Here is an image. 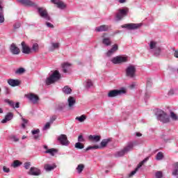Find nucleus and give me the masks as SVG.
I'll return each instance as SVG.
<instances>
[{"mask_svg": "<svg viewBox=\"0 0 178 178\" xmlns=\"http://www.w3.org/2000/svg\"><path fill=\"white\" fill-rule=\"evenodd\" d=\"M10 51L13 55H19L20 54V49L14 43L10 45Z\"/></svg>", "mask_w": 178, "mask_h": 178, "instance_id": "obj_14", "label": "nucleus"}, {"mask_svg": "<svg viewBox=\"0 0 178 178\" xmlns=\"http://www.w3.org/2000/svg\"><path fill=\"white\" fill-rule=\"evenodd\" d=\"M22 122H24V123L25 124H27V122H29V120L24 119V118H22Z\"/></svg>", "mask_w": 178, "mask_h": 178, "instance_id": "obj_63", "label": "nucleus"}, {"mask_svg": "<svg viewBox=\"0 0 178 178\" xmlns=\"http://www.w3.org/2000/svg\"><path fill=\"white\" fill-rule=\"evenodd\" d=\"M22 46V54H24L25 55H30V54H33V51L31 50V48L27 44L26 42L23 41L21 43Z\"/></svg>", "mask_w": 178, "mask_h": 178, "instance_id": "obj_10", "label": "nucleus"}, {"mask_svg": "<svg viewBox=\"0 0 178 178\" xmlns=\"http://www.w3.org/2000/svg\"><path fill=\"white\" fill-rule=\"evenodd\" d=\"M15 108H20V103L17 102V103L15 104Z\"/></svg>", "mask_w": 178, "mask_h": 178, "instance_id": "obj_60", "label": "nucleus"}, {"mask_svg": "<svg viewBox=\"0 0 178 178\" xmlns=\"http://www.w3.org/2000/svg\"><path fill=\"white\" fill-rule=\"evenodd\" d=\"M29 175H31V176H40L41 170L35 167H32L29 172Z\"/></svg>", "mask_w": 178, "mask_h": 178, "instance_id": "obj_13", "label": "nucleus"}, {"mask_svg": "<svg viewBox=\"0 0 178 178\" xmlns=\"http://www.w3.org/2000/svg\"><path fill=\"white\" fill-rule=\"evenodd\" d=\"M134 145H136V143H130L122 150H120V152H118L117 153L118 156H123V155H124V154H127V152H129V151H131V149H133V147H134Z\"/></svg>", "mask_w": 178, "mask_h": 178, "instance_id": "obj_5", "label": "nucleus"}, {"mask_svg": "<svg viewBox=\"0 0 178 178\" xmlns=\"http://www.w3.org/2000/svg\"><path fill=\"white\" fill-rule=\"evenodd\" d=\"M112 63L114 65H119L120 63H124L127 62V57L117 56L111 59Z\"/></svg>", "mask_w": 178, "mask_h": 178, "instance_id": "obj_8", "label": "nucleus"}, {"mask_svg": "<svg viewBox=\"0 0 178 178\" xmlns=\"http://www.w3.org/2000/svg\"><path fill=\"white\" fill-rule=\"evenodd\" d=\"M57 7L59 9H65V8H66V4H65V3H63V1H60L58 3V5H57Z\"/></svg>", "mask_w": 178, "mask_h": 178, "instance_id": "obj_38", "label": "nucleus"}, {"mask_svg": "<svg viewBox=\"0 0 178 178\" xmlns=\"http://www.w3.org/2000/svg\"><path fill=\"white\" fill-rule=\"evenodd\" d=\"M20 27V23H15L14 24V29H19Z\"/></svg>", "mask_w": 178, "mask_h": 178, "instance_id": "obj_57", "label": "nucleus"}, {"mask_svg": "<svg viewBox=\"0 0 178 178\" xmlns=\"http://www.w3.org/2000/svg\"><path fill=\"white\" fill-rule=\"evenodd\" d=\"M36 9H38V12L40 17H43V19H45L46 20H51V17L48 15V11H47V9L42 7H38V4Z\"/></svg>", "mask_w": 178, "mask_h": 178, "instance_id": "obj_3", "label": "nucleus"}, {"mask_svg": "<svg viewBox=\"0 0 178 178\" xmlns=\"http://www.w3.org/2000/svg\"><path fill=\"white\" fill-rule=\"evenodd\" d=\"M57 152H58V149H57L51 148V149H47L44 152V154H49L51 156H55V155H56Z\"/></svg>", "mask_w": 178, "mask_h": 178, "instance_id": "obj_21", "label": "nucleus"}, {"mask_svg": "<svg viewBox=\"0 0 178 178\" xmlns=\"http://www.w3.org/2000/svg\"><path fill=\"white\" fill-rule=\"evenodd\" d=\"M156 161H162V159H163V153H162L161 152L157 153L156 156Z\"/></svg>", "mask_w": 178, "mask_h": 178, "instance_id": "obj_33", "label": "nucleus"}, {"mask_svg": "<svg viewBox=\"0 0 178 178\" xmlns=\"http://www.w3.org/2000/svg\"><path fill=\"white\" fill-rule=\"evenodd\" d=\"M20 165H21L20 161H19V160H15L13 161L11 166H13V168H17V167L20 166Z\"/></svg>", "mask_w": 178, "mask_h": 178, "instance_id": "obj_37", "label": "nucleus"}, {"mask_svg": "<svg viewBox=\"0 0 178 178\" xmlns=\"http://www.w3.org/2000/svg\"><path fill=\"white\" fill-rule=\"evenodd\" d=\"M89 140L90 141H95V143H98L101 140V136L90 135L89 136Z\"/></svg>", "mask_w": 178, "mask_h": 178, "instance_id": "obj_23", "label": "nucleus"}, {"mask_svg": "<svg viewBox=\"0 0 178 178\" xmlns=\"http://www.w3.org/2000/svg\"><path fill=\"white\" fill-rule=\"evenodd\" d=\"M175 93L173 92V90H170L168 92V95H173Z\"/></svg>", "mask_w": 178, "mask_h": 178, "instance_id": "obj_62", "label": "nucleus"}, {"mask_svg": "<svg viewBox=\"0 0 178 178\" xmlns=\"http://www.w3.org/2000/svg\"><path fill=\"white\" fill-rule=\"evenodd\" d=\"M84 168L85 165L84 164H79L77 168H76V170L78 172V173H81V172H83V170H84Z\"/></svg>", "mask_w": 178, "mask_h": 178, "instance_id": "obj_31", "label": "nucleus"}, {"mask_svg": "<svg viewBox=\"0 0 178 178\" xmlns=\"http://www.w3.org/2000/svg\"><path fill=\"white\" fill-rule=\"evenodd\" d=\"M122 94H126V90H110L108 93V98H113L115 97H118L119 95H122Z\"/></svg>", "mask_w": 178, "mask_h": 178, "instance_id": "obj_4", "label": "nucleus"}, {"mask_svg": "<svg viewBox=\"0 0 178 178\" xmlns=\"http://www.w3.org/2000/svg\"><path fill=\"white\" fill-rule=\"evenodd\" d=\"M158 119L163 123H169L170 121L169 116H168V114L163 111H159Z\"/></svg>", "mask_w": 178, "mask_h": 178, "instance_id": "obj_6", "label": "nucleus"}, {"mask_svg": "<svg viewBox=\"0 0 178 178\" xmlns=\"http://www.w3.org/2000/svg\"><path fill=\"white\" fill-rule=\"evenodd\" d=\"M109 30V26L101 25L96 28L95 31L97 32L108 31Z\"/></svg>", "mask_w": 178, "mask_h": 178, "instance_id": "obj_18", "label": "nucleus"}, {"mask_svg": "<svg viewBox=\"0 0 178 178\" xmlns=\"http://www.w3.org/2000/svg\"><path fill=\"white\" fill-rule=\"evenodd\" d=\"M111 143V138H108V139H104L102 140L100 145L101 147H102L103 148L106 147V145H108V143Z\"/></svg>", "mask_w": 178, "mask_h": 178, "instance_id": "obj_28", "label": "nucleus"}, {"mask_svg": "<svg viewBox=\"0 0 178 178\" xmlns=\"http://www.w3.org/2000/svg\"><path fill=\"white\" fill-rule=\"evenodd\" d=\"M174 56H175V58H178V50H176L174 52Z\"/></svg>", "mask_w": 178, "mask_h": 178, "instance_id": "obj_59", "label": "nucleus"}, {"mask_svg": "<svg viewBox=\"0 0 178 178\" xmlns=\"http://www.w3.org/2000/svg\"><path fill=\"white\" fill-rule=\"evenodd\" d=\"M24 168H25V169H30V166H31V163H30V162H26V163H25L24 164Z\"/></svg>", "mask_w": 178, "mask_h": 178, "instance_id": "obj_51", "label": "nucleus"}, {"mask_svg": "<svg viewBox=\"0 0 178 178\" xmlns=\"http://www.w3.org/2000/svg\"><path fill=\"white\" fill-rule=\"evenodd\" d=\"M148 161V158L145 159L143 161H142L137 166V168L135 169V170L132 171L130 174H129V177H131V176H134L135 173H137V172L138 171V169H140V168H141V166H143V165H144V163H145V162H147Z\"/></svg>", "mask_w": 178, "mask_h": 178, "instance_id": "obj_15", "label": "nucleus"}, {"mask_svg": "<svg viewBox=\"0 0 178 178\" xmlns=\"http://www.w3.org/2000/svg\"><path fill=\"white\" fill-rule=\"evenodd\" d=\"M143 26V24H125L122 25V29H127V30H137V29H140Z\"/></svg>", "mask_w": 178, "mask_h": 178, "instance_id": "obj_7", "label": "nucleus"}, {"mask_svg": "<svg viewBox=\"0 0 178 178\" xmlns=\"http://www.w3.org/2000/svg\"><path fill=\"white\" fill-rule=\"evenodd\" d=\"M3 170L6 173H9L10 172V169H9V168H7L6 166L3 167Z\"/></svg>", "mask_w": 178, "mask_h": 178, "instance_id": "obj_50", "label": "nucleus"}, {"mask_svg": "<svg viewBox=\"0 0 178 178\" xmlns=\"http://www.w3.org/2000/svg\"><path fill=\"white\" fill-rule=\"evenodd\" d=\"M116 17L118 20H122L124 17V15H122L120 12H118L116 15Z\"/></svg>", "mask_w": 178, "mask_h": 178, "instance_id": "obj_46", "label": "nucleus"}, {"mask_svg": "<svg viewBox=\"0 0 178 178\" xmlns=\"http://www.w3.org/2000/svg\"><path fill=\"white\" fill-rule=\"evenodd\" d=\"M101 148L99 145L89 146L86 148V151H90V149H98Z\"/></svg>", "mask_w": 178, "mask_h": 178, "instance_id": "obj_39", "label": "nucleus"}, {"mask_svg": "<svg viewBox=\"0 0 178 178\" xmlns=\"http://www.w3.org/2000/svg\"><path fill=\"white\" fill-rule=\"evenodd\" d=\"M63 92H64V94H71L72 93V88H69V86H65L63 88Z\"/></svg>", "mask_w": 178, "mask_h": 178, "instance_id": "obj_29", "label": "nucleus"}, {"mask_svg": "<svg viewBox=\"0 0 178 178\" xmlns=\"http://www.w3.org/2000/svg\"><path fill=\"white\" fill-rule=\"evenodd\" d=\"M2 1H0V12H3V7H2Z\"/></svg>", "mask_w": 178, "mask_h": 178, "instance_id": "obj_58", "label": "nucleus"}, {"mask_svg": "<svg viewBox=\"0 0 178 178\" xmlns=\"http://www.w3.org/2000/svg\"><path fill=\"white\" fill-rule=\"evenodd\" d=\"M24 72H26L24 68L20 67V68H19L18 70H16L15 73L17 74H23V73H24Z\"/></svg>", "mask_w": 178, "mask_h": 178, "instance_id": "obj_41", "label": "nucleus"}, {"mask_svg": "<svg viewBox=\"0 0 178 178\" xmlns=\"http://www.w3.org/2000/svg\"><path fill=\"white\" fill-rule=\"evenodd\" d=\"M156 44H157L156 42L151 41L149 44L150 49H154V48L156 47Z\"/></svg>", "mask_w": 178, "mask_h": 178, "instance_id": "obj_44", "label": "nucleus"}, {"mask_svg": "<svg viewBox=\"0 0 178 178\" xmlns=\"http://www.w3.org/2000/svg\"><path fill=\"white\" fill-rule=\"evenodd\" d=\"M60 0H51V3H54V5H58Z\"/></svg>", "mask_w": 178, "mask_h": 178, "instance_id": "obj_54", "label": "nucleus"}, {"mask_svg": "<svg viewBox=\"0 0 178 178\" xmlns=\"http://www.w3.org/2000/svg\"><path fill=\"white\" fill-rule=\"evenodd\" d=\"M163 177L162 171H158L156 172V178H162Z\"/></svg>", "mask_w": 178, "mask_h": 178, "instance_id": "obj_45", "label": "nucleus"}, {"mask_svg": "<svg viewBox=\"0 0 178 178\" xmlns=\"http://www.w3.org/2000/svg\"><path fill=\"white\" fill-rule=\"evenodd\" d=\"M126 2V0H119L120 3H124Z\"/></svg>", "mask_w": 178, "mask_h": 178, "instance_id": "obj_64", "label": "nucleus"}, {"mask_svg": "<svg viewBox=\"0 0 178 178\" xmlns=\"http://www.w3.org/2000/svg\"><path fill=\"white\" fill-rule=\"evenodd\" d=\"M32 51L35 53L38 52V51H40V46H38L37 43L33 44L32 46Z\"/></svg>", "mask_w": 178, "mask_h": 178, "instance_id": "obj_32", "label": "nucleus"}, {"mask_svg": "<svg viewBox=\"0 0 178 178\" xmlns=\"http://www.w3.org/2000/svg\"><path fill=\"white\" fill-rule=\"evenodd\" d=\"M26 98H28L29 101H31V102H33L34 104H38V101H40V97L38 95L33 93L26 95Z\"/></svg>", "mask_w": 178, "mask_h": 178, "instance_id": "obj_11", "label": "nucleus"}, {"mask_svg": "<svg viewBox=\"0 0 178 178\" xmlns=\"http://www.w3.org/2000/svg\"><path fill=\"white\" fill-rule=\"evenodd\" d=\"M5 102H6V104H8V105L11 106V108H15V102L10 100L8 99H5Z\"/></svg>", "mask_w": 178, "mask_h": 178, "instance_id": "obj_35", "label": "nucleus"}, {"mask_svg": "<svg viewBox=\"0 0 178 178\" xmlns=\"http://www.w3.org/2000/svg\"><path fill=\"white\" fill-rule=\"evenodd\" d=\"M10 138L15 141V143H17V141H19V138H16L15 136H11Z\"/></svg>", "mask_w": 178, "mask_h": 178, "instance_id": "obj_52", "label": "nucleus"}, {"mask_svg": "<svg viewBox=\"0 0 178 178\" xmlns=\"http://www.w3.org/2000/svg\"><path fill=\"white\" fill-rule=\"evenodd\" d=\"M59 49V43L51 42V47H49V51L52 52L54 49Z\"/></svg>", "mask_w": 178, "mask_h": 178, "instance_id": "obj_26", "label": "nucleus"}, {"mask_svg": "<svg viewBox=\"0 0 178 178\" xmlns=\"http://www.w3.org/2000/svg\"><path fill=\"white\" fill-rule=\"evenodd\" d=\"M170 117L172 119V120H177L178 116L176 115L174 112L170 113Z\"/></svg>", "mask_w": 178, "mask_h": 178, "instance_id": "obj_42", "label": "nucleus"}, {"mask_svg": "<svg viewBox=\"0 0 178 178\" xmlns=\"http://www.w3.org/2000/svg\"><path fill=\"white\" fill-rule=\"evenodd\" d=\"M86 119H87V116H86V115H82L80 117H76L75 118V120H79V122H80V123H83V122H84V120H86Z\"/></svg>", "mask_w": 178, "mask_h": 178, "instance_id": "obj_30", "label": "nucleus"}, {"mask_svg": "<svg viewBox=\"0 0 178 178\" xmlns=\"http://www.w3.org/2000/svg\"><path fill=\"white\" fill-rule=\"evenodd\" d=\"M78 141L79 143H83L84 141V138H83V135H79L78 137Z\"/></svg>", "mask_w": 178, "mask_h": 178, "instance_id": "obj_49", "label": "nucleus"}, {"mask_svg": "<svg viewBox=\"0 0 178 178\" xmlns=\"http://www.w3.org/2000/svg\"><path fill=\"white\" fill-rule=\"evenodd\" d=\"M5 22V17H3V11H0V23Z\"/></svg>", "mask_w": 178, "mask_h": 178, "instance_id": "obj_43", "label": "nucleus"}, {"mask_svg": "<svg viewBox=\"0 0 178 178\" xmlns=\"http://www.w3.org/2000/svg\"><path fill=\"white\" fill-rule=\"evenodd\" d=\"M8 83L11 87H17V86H20V81L17 79H8Z\"/></svg>", "mask_w": 178, "mask_h": 178, "instance_id": "obj_16", "label": "nucleus"}, {"mask_svg": "<svg viewBox=\"0 0 178 178\" xmlns=\"http://www.w3.org/2000/svg\"><path fill=\"white\" fill-rule=\"evenodd\" d=\"M31 133L33 136H35V134H38L40 133V129H38L33 130L31 131Z\"/></svg>", "mask_w": 178, "mask_h": 178, "instance_id": "obj_53", "label": "nucleus"}, {"mask_svg": "<svg viewBox=\"0 0 178 178\" xmlns=\"http://www.w3.org/2000/svg\"><path fill=\"white\" fill-rule=\"evenodd\" d=\"M38 138H40V135H35L34 136V139L35 140H38Z\"/></svg>", "mask_w": 178, "mask_h": 178, "instance_id": "obj_61", "label": "nucleus"}, {"mask_svg": "<svg viewBox=\"0 0 178 178\" xmlns=\"http://www.w3.org/2000/svg\"><path fill=\"white\" fill-rule=\"evenodd\" d=\"M172 175L173 176H176V177H178V162L174 164V170L172 172Z\"/></svg>", "mask_w": 178, "mask_h": 178, "instance_id": "obj_27", "label": "nucleus"}, {"mask_svg": "<svg viewBox=\"0 0 178 178\" xmlns=\"http://www.w3.org/2000/svg\"><path fill=\"white\" fill-rule=\"evenodd\" d=\"M60 79V73L59 71L55 70L53 74L46 79L47 86H51V84H54L56 81H58Z\"/></svg>", "mask_w": 178, "mask_h": 178, "instance_id": "obj_1", "label": "nucleus"}, {"mask_svg": "<svg viewBox=\"0 0 178 178\" xmlns=\"http://www.w3.org/2000/svg\"><path fill=\"white\" fill-rule=\"evenodd\" d=\"M75 148H76V149H83V148H84V145L83 143L78 142L75 143Z\"/></svg>", "mask_w": 178, "mask_h": 178, "instance_id": "obj_34", "label": "nucleus"}, {"mask_svg": "<svg viewBox=\"0 0 178 178\" xmlns=\"http://www.w3.org/2000/svg\"><path fill=\"white\" fill-rule=\"evenodd\" d=\"M136 71L137 70L135 65H129L125 70L127 77H130L131 79L134 78Z\"/></svg>", "mask_w": 178, "mask_h": 178, "instance_id": "obj_2", "label": "nucleus"}, {"mask_svg": "<svg viewBox=\"0 0 178 178\" xmlns=\"http://www.w3.org/2000/svg\"><path fill=\"white\" fill-rule=\"evenodd\" d=\"M13 119V113H8L5 116V118L1 120V123H6L7 122H9V120H12Z\"/></svg>", "mask_w": 178, "mask_h": 178, "instance_id": "obj_19", "label": "nucleus"}, {"mask_svg": "<svg viewBox=\"0 0 178 178\" xmlns=\"http://www.w3.org/2000/svg\"><path fill=\"white\" fill-rule=\"evenodd\" d=\"M67 102H68V106L70 108H72V106H73V105H74V104H76V99H74V97L70 96L68 97Z\"/></svg>", "mask_w": 178, "mask_h": 178, "instance_id": "obj_24", "label": "nucleus"}, {"mask_svg": "<svg viewBox=\"0 0 178 178\" xmlns=\"http://www.w3.org/2000/svg\"><path fill=\"white\" fill-rule=\"evenodd\" d=\"M118 12H120L122 15V16H127V12H129V9L128 8L120 9L118 10Z\"/></svg>", "mask_w": 178, "mask_h": 178, "instance_id": "obj_36", "label": "nucleus"}, {"mask_svg": "<svg viewBox=\"0 0 178 178\" xmlns=\"http://www.w3.org/2000/svg\"><path fill=\"white\" fill-rule=\"evenodd\" d=\"M102 38V44H104V45H106V47H109V45H111L112 42L111 41L110 38H105V36L103 35Z\"/></svg>", "mask_w": 178, "mask_h": 178, "instance_id": "obj_20", "label": "nucleus"}, {"mask_svg": "<svg viewBox=\"0 0 178 178\" xmlns=\"http://www.w3.org/2000/svg\"><path fill=\"white\" fill-rule=\"evenodd\" d=\"M19 3L24 6H28L29 8H37V3L31 0H17Z\"/></svg>", "mask_w": 178, "mask_h": 178, "instance_id": "obj_9", "label": "nucleus"}, {"mask_svg": "<svg viewBox=\"0 0 178 178\" xmlns=\"http://www.w3.org/2000/svg\"><path fill=\"white\" fill-rule=\"evenodd\" d=\"M51 122L49 121V122H47L44 127V130H47V129H49V127H51Z\"/></svg>", "mask_w": 178, "mask_h": 178, "instance_id": "obj_48", "label": "nucleus"}, {"mask_svg": "<svg viewBox=\"0 0 178 178\" xmlns=\"http://www.w3.org/2000/svg\"><path fill=\"white\" fill-rule=\"evenodd\" d=\"M94 84L92 83V81L91 79L86 80V87L87 88H90V87H92Z\"/></svg>", "mask_w": 178, "mask_h": 178, "instance_id": "obj_40", "label": "nucleus"}, {"mask_svg": "<svg viewBox=\"0 0 178 178\" xmlns=\"http://www.w3.org/2000/svg\"><path fill=\"white\" fill-rule=\"evenodd\" d=\"M118 49H119L118 44H115L113 45L112 48L107 51L106 53L107 56H112V55H113V54H115V52H116Z\"/></svg>", "mask_w": 178, "mask_h": 178, "instance_id": "obj_17", "label": "nucleus"}, {"mask_svg": "<svg viewBox=\"0 0 178 178\" xmlns=\"http://www.w3.org/2000/svg\"><path fill=\"white\" fill-rule=\"evenodd\" d=\"M56 120V116H53L52 118H50V123H54Z\"/></svg>", "mask_w": 178, "mask_h": 178, "instance_id": "obj_56", "label": "nucleus"}, {"mask_svg": "<svg viewBox=\"0 0 178 178\" xmlns=\"http://www.w3.org/2000/svg\"><path fill=\"white\" fill-rule=\"evenodd\" d=\"M72 66V64L69 63H64L62 64V68L63 73H67V70Z\"/></svg>", "mask_w": 178, "mask_h": 178, "instance_id": "obj_25", "label": "nucleus"}, {"mask_svg": "<svg viewBox=\"0 0 178 178\" xmlns=\"http://www.w3.org/2000/svg\"><path fill=\"white\" fill-rule=\"evenodd\" d=\"M58 140L62 145H67L69 144V140H67V136L65 134H61L58 138Z\"/></svg>", "mask_w": 178, "mask_h": 178, "instance_id": "obj_12", "label": "nucleus"}, {"mask_svg": "<svg viewBox=\"0 0 178 178\" xmlns=\"http://www.w3.org/2000/svg\"><path fill=\"white\" fill-rule=\"evenodd\" d=\"M56 168V165L54 164L51 165L50 164H45L44 168L46 172H51V170H54Z\"/></svg>", "mask_w": 178, "mask_h": 178, "instance_id": "obj_22", "label": "nucleus"}, {"mask_svg": "<svg viewBox=\"0 0 178 178\" xmlns=\"http://www.w3.org/2000/svg\"><path fill=\"white\" fill-rule=\"evenodd\" d=\"M160 54H161V48L158 47L156 49L154 54L156 55V56H159Z\"/></svg>", "mask_w": 178, "mask_h": 178, "instance_id": "obj_47", "label": "nucleus"}, {"mask_svg": "<svg viewBox=\"0 0 178 178\" xmlns=\"http://www.w3.org/2000/svg\"><path fill=\"white\" fill-rule=\"evenodd\" d=\"M46 25L50 29H54V24H51V22H46Z\"/></svg>", "mask_w": 178, "mask_h": 178, "instance_id": "obj_55", "label": "nucleus"}]
</instances>
